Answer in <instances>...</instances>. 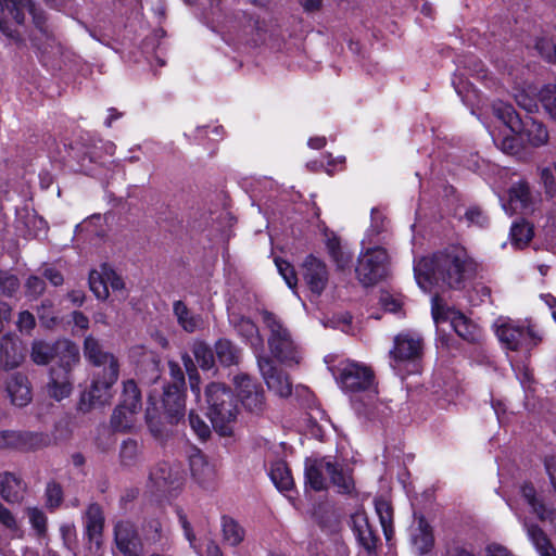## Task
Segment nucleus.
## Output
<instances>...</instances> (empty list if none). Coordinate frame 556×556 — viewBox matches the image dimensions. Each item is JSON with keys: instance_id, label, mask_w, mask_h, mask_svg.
Instances as JSON below:
<instances>
[{"instance_id": "obj_35", "label": "nucleus", "mask_w": 556, "mask_h": 556, "mask_svg": "<svg viewBox=\"0 0 556 556\" xmlns=\"http://www.w3.org/2000/svg\"><path fill=\"white\" fill-rule=\"evenodd\" d=\"M326 473H328L331 482L338 488L339 492L350 493L353 490V479L349 471L342 466L328 462L326 463Z\"/></svg>"}, {"instance_id": "obj_13", "label": "nucleus", "mask_w": 556, "mask_h": 556, "mask_svg": "<svg viewBox=\"0 0 556 556\" xmlns=\"http://www.w3.org/2000/svg\"><path fill=\"white\" fill-rule=\"evenodd\" d=\"M301 275L314 295L319 296L325 291L329 280V273L321 260L312 254L307 255L301 265Z\"/></svg>"}, {"instance_id": "obj_9", "label": "nucleus", "mask_w": 556, "mask_h": 556, "mask_svg": "<svg viewBox=\"0 0 556 556\" xmlns=\"http://www.w3.org/2000/svg\"><path fill=\"white\" fill-rule=\"evenodd\" d=\"M118 375L114 371H97L89 391L81 395L79 409L88 412L92 406L110 403L111 389L116 383Z\"/></svg>"}, {"instance_id": "obj_16", "label": "nucleus", "mask_w": 556, "mask_h": 556, "mask_svg": "<svg viewBox=\"0 0 556 556\" xmlns=\"http://www.w3.org/2000/svg\"><path fill=\"white\" fill-rule=\"evenodd\" d=\"M84 356L98 371H114L119 374V364L117 358L111 352L103 349L99 340L88 336L84 342Z\"/></svg>"}, {"instance_id": "obj_11", "label": "nucleus", "mask_w": 556, "mask_h": 556, "mask_svg": "<svg viewBox=\"0 0 556 556\" xmlns=\"http://www.w3.org/2000/svg\"><path fill=\"white\" fill-rule=\"evenodd\" d=\"M340 384L346 392L366 391L374 384V372L365 365L349 362L340 369Z\"/></svg>"}, {"instance_id": "obj_8", "label": "nucleus", "mask_w": 556, "mask_h": 556, "mask_svg": "<svg viewBox=\"0 0 556 556\" xmlns=\"http://www.w3.org/2000/svg\"><path fill=\"white\" fill-rule=\"evenodd\" d=\"M60 358V364L74 366L79 362L77 346L68 340L48 343L46 341H34L31 344V361L37 365H47L54 357Z\"/></svg>"}, {"instance_id": "obj_61", "label": "nucleus", "mask_w": 556, "mask_h": 556, "mask_svg": "<svg viewBox=\"0 0 556 556\" xmlns=\"http://www.w3.org/2000/svg\"><path fill=\"white\" fill-rule=\"evenodd\" d=\"M25 288L28 295L38 298L45 292L46 283L41 277L29 276L25 282Z\"/></svg>"}, {"instance_id": "obj_39", "label": "nucleus", "mask_w": 556, "mask_h": 556, "mask_svg": "<svg viewBox=\"0 0 556 556\" xmlns=\"http://www.w3.org/2000/svg\"><path fill=\"white\" fill-rule=\"evenodd\" d=\"M117 406L131 409L132 412L141 409V393L132 379L124 382L122 400Z\"/></svg>"}, {"instance_id": "obj_7", "label": "nucleus", "mask_w": 556, "mask_h": 556, "mask_svg": "<svg viewBox=\"0 0 556 556\" xmlns=\"http://www.w3.org/2000/svg\"><path fill=\"white\" fill-rule=\"evenodd\" d=\"M431 313L435 324L450 321L455 332L465 341L470 343L480 341V328L462 312L445 305L438 295L432 298Z\"/></svg>"}, {"instance_id": "obj_49", "label": "nucleus", "mask_w": 556, "mask_h": 556, "mask_svg": "<svg viewBox=\"0 0 556 556\" xmlns=\"http://www.w3.org/2000/svg\"><path fill=\"white\" fill-rule=\"evenodd\" d=\"M18 278L7 270H0V295L5 298H13L20 291Z\"/></svg>"}, {"instance_id": "obj_6", "label": "nucleus", "mask_w": 556, "mask_h": 556, "mask_svg": "<svg viewBox=\"0 0 556 556\" xmlns=\"http://www.w3.org/2000/svg\"><path fill=\"white\" fill-rule=\"evenodd\" d=\"M389 255L384 248L368 247L357 260L356 276L363 286H374L387 277Z\"/></svg>"}, {"instance_id": "obj_62", "label": "nucleus", "mask_w": 556, "mask_h": 556, "mask_svg": "<svg viewBox=\"0 0 556 556\" xmlns=\"http://www.w3.org/2000/svg\"><path fill=\"white\" fill-rule=\"evenodd\" d=\"M495 144L507 154H516L519 151L518 139L510 135H505L503 138H494Z\"/></svg>"}, {"instance_id": "obj_41", "label": "nucleus", "mask_w": 556, "mask_h": 556, "mask_svg": "<svg viewBox=\"0 0 556 556\" xmlns=\"http://www.w3.org/2000/svg\"><path fill=\"white\" fill-rule=\"evenodd\" d=\"M222 531L225 542L231 546L239 545L245 535L244 529L229 516L222 517Z\"/></svg>"}, {"instance_id": "obj_56", "label": "nucleus", "mask_w": 556, "mask_h": 556, "mask_svg": "<svg viewBox=\"0 0 556 556\" xmlns=\"http://www.w3.org/2000/svg\"><path fill=\"white\" fill-rule=\"evenodd\" d=\"M275 264L277 266L279 274L285 279L287 286L290 289H294L298 283V278L293 266L289 262L281 258H276Z\"/></svg>"}, {"instance_id": "obj_50", "label": "nucleus", "mask_w": 556, "mask_h": 556, "mask_svg": "<svg viewBox=\"0 0 556 556\" xmlns=\"http://www.w3.org/2000/svg\"><path fill=\"white\" fill-rule=\"evenodd\" d=\"M89 287L97 299L105 300L109 296L108 281L103 274V267L101 268V271L92 270L90 273Z\"/></svg>"}, {"instance_id": "obj_40", "label": "nucleus", "mask_w": 556, "mask_h": 556, "mask_svg": "<svg viewBox=\"0 0 556 556\" xmlns=\"http://www.w3.org/2000/svg\"><path fill=\"white\" fill-rule=\"evenodd\" d=\"M375 508H376V513L379 517L384 536H386L387 541H390L394 533L392 506L388 501H386L383 498H377V500H375Z\"/></svg>"}, {"instance_id": "obj_29", "label": "nucleus", "mask_w": 556, "mask_h": 556, "mask_svg": "<svg viewBox=\"0 0 556 556\" xmlns=\"http://www.w3.org/2000/svg\"><path fill=\"white\" fill-rule=\"evenodd\" d=\"M231 324L238 336H240L250 346L260 352L263 350V338L260 334L258 327L249 318L233 317Z\"/></svg>"}, {"instance_id": "obj_4", "label": "nucleus", "mask_w": 556, "mask_h": 556, "mask_svg": "<svg viewBox=\"0 0 556 556\" xmlns=\"http://www.w3.org/2000/svg\"><path fill=\"white\" fill-rule=\"evenodd\" d=\"M495 334L504 349L526 354L542 341L534 326H525L511 319H498L495 323Z\"/></svg>"}, {"instance_id": "obj_30", "label": "nucleus", "mask_w": 556, "mask_h": 556, "mask_svg": "<svg viewBox=\"0 0 556 556\" xmlns=\"http://www.w3.org/2000/svg\"><path fill=\"white\" fill-rule=\"evenodd\" d=\"M24 355L17 339L5 334L0 340V364L5 369H13L23 362Z\"/></svg>"}, {"instance_id": "obj_3", "label": "nucleus", "mask_w": 556, "mask_h": 556, "mask_svg": "<svg viewBox=\"0 0 556 556\" xmlns=\"http://www.w3.org/2000/svg\"><path fill=\"white\" fill-rule=\"evenodd\" d=\"M264 327L268 330L267 344L271 355L286 365H298L301 351L283 321L269 311L261 312Z\"/></svg>"}, {"instance_id": "obj_26", "label": "nucleus", "mask_w": 556, "mask_h": 556, "mask_svg": "<svg viewBox=\"0 0 556 556\" xmlns=\"http://www.w3.org/2000/svg\"><path fill=\"white\" fill-rule=\"evenodd\" d=\"M162 401L169 421L172 424L178 422L185 415L182 389H178L175 386H165Z\"/></svg>"}, {"instance_id": "obj_1", "label": "nucleus", "mask_w": 556, "mask_h": 556, "mask_svg": "<svg viewBox=\"0 0 556 556\" xmlns=\"http://www.w3.org/2000/svg\"><path fill=\"white\" fill-rule=\"evenodd\" d=\"M479 265L459 244H451L414 262L418 286L430 291L432 287L463 290L477 275Z\"/></svg>"}, {"instance_id": "obj_46", "label": "nucleus", "mask_w": 556, "mask_h": 556, "mask_svg": "<svg viewBox=\"0 0 556 556\" xmlns=\"http://www.w3.org/2000/svg\"><path fill=\"white\" fill-rule=\"evenodd\" d=\"M5 11L7 8L4 0H0V34L10 42L16 43L18 46L24 45V39L21 33L4 17Z\"/></svg>"}, {"instance_id": "obj_32", "label": "nucleus", "mask_w": 556, "mask_h": 556, "mask_svg": "<svg viewBox=\"0 0 556 556\" xmlns=\"http://www.w3.org/2000/svg\"><path fill=\"white\" fill-rule=\"evenodd\" d=\"M25 483L12 472L0 473V495L9 503H18L23 498Z\"/></svg>"}, {"instance_id": "obj_23", "label": "nucleus", "mask_w": 556, "mask_h": 556, "mask_svg": "<svg viewBox=\"0 0 556 556\" xmlns=\"http://www.w3.org/2000/svg\"><path fill=\"white\" fill-rule=\"evenodd\" d=\"M189 466L192 477L202 486H207L214 481V466L208 463L205 455L197 447L190 450Z\"/></svg>"}, {"instance_id": "obj_45", "label": "nucleus", "mask_w": 556, "mask_h": 556, "mask_svg": "<svg viewBox=\"0 0 556 556\" xmlns=\"http://www.w3.org/2000/svg\"><path fill=\"white\" fill-rule=\"evenodd\" d=\"M192 353L197 363L203 369H211L215 363L212 349L203 341H194L192 344Z\"/></svg>"}, {"instance_id": "obj_21", "label": "nucleus", "mask_w": 556, "mask_h": 556, "mask_svg": "<svg viewBox=\"0 0 556 556\" xmlns=\"http://www.w3.org/2000/svg\"><path fill=\"white\" fill-rule=\"evenodd\" d=\"M520 493L525 502L530 506L531 513L534 514L539 520L548 522L556 533V508L547 507L542 500L536 496V491L530 483L522 484L520 486Z\"/></svg>"}, {"instance_id": "obj_48", "label": "nucleus", "mask_w": 556, "mask_h": 556, "mask_svg": "<svg viewBox=\"0 0 556 556\" xmlns=\"http://www.w3.org/2000/svg\"><path fill=\"white\" fill-rule=\"evenodd\" d=\"M46 507L51 511L61 506L63 502V489L60 483L51 480L47 483L45 490Z\"/></svg>"}, {"instance_id": "obj_34", "label": "nucleus", "mask_w": 556, "mask_h": 556, "mask_svg": "<svg viewBox=\"0 0 556 556\" xmlns=\"http://www.w3.org/2000/svg\"><path fill=\"white\" fill-rule=\"evenodd\" d=\"M509 202L514 205V210H531L533 199L530 186L527 181L520 180L511 185L508 190Z\"/></svg>"}, {"instance_id": "obj_20", "label": "nucleus", "mask_w": 556, "mask_h": 556, "mask_svg": "<svg viewBox=\"0 0 556 556\" xmlns=\"http://www.w3.org/2000/svg\"><path fill=\"white\" fill-rule=\"evenodd\" d=\"M517 516L522 523L528 540L531 542L539 556H556V547L547 533L538 523L526 517Z\"/></svg>"}, {"instance_id": "obj_57", "label": "nucleus", "mask_w": 556, "mask_h": 556, "mask_svg": "<svg viewBox=\"0 0 556 556\" xmlns=\"http://www.w3.org/2000/svg\"><path fill=\"white\" fill-rule=\"evenodd\" d=\"M0 450H20L21 451V431H17V430L0 431Z\"/></svg>"}, {"instance_id": "obj_58", "label": "nucleus", "mask_w": 556, "mask_h": 556, "mask_svg": "<svg viewBox=\"0 0 556 556\" xmlns=\"http://www.w3.org/2000/svg\"><path fill=\"white\" fill-rule=\"evenodd\" d=\"M464 218L468 225L484 228L489 225V217L479 206H470L466 210Z\"/></svg>"}, {"instance_id": "obj_24", "label": "nucleus", "mask_w": 556, "mask_h": 556, "mask_svg": "<svg viewBox=\"0 0 556 556\" xmlns=\"http://www.w3.org/2000/svg\"><path fill=\"white\" fill-rule=\"evenodd\" d=\"M84 525L89 542L100 547L104 527V515L99 504L91 503L88 505L84 516Z\"/></svg>"}, {"instance_id": "obj_38", "label": "nucleus", "mask_w": 556, "mask_h": 556, "mask_svg": "<svg viewBox=\"0 0 556 556\" xmlns=\"http://www.w3.org/2000/svg\"><path fill=\"white\" fill-rule=\"evenodd\" d=\"M269 477L276 488L280 491H289L293 486L291 471L282 460L271 464Z\"/></svg>"}, {"instance_id": "obj_36", "label": "nucleus", "mask_w": 556, "mask_h": 556, "mask_svg": "<svg viewBox=\"0 0 556 556\" xmlns=\"http://www.w3.org/2000/svg\"><path fill=\"white\" fill-rule=\"evenodd\" d=\"M326 463L325 460H313L307 463L305 466V479L306 483L314 491H323L327 488L326 479L324 477V472H326Z\"/></svg>"}, {"instance_id": "obj_19", "label": "nucleus", "mask_w": 556, "mask_h": 556, "mask_svg": "<svg viewBox=\"0 0 556 556\" xmlns=\"http://www.w3.org/2000/svg\"><path fill=\"white\" fill-rule=\"evenodd\" d=\"M422 349L420 338L414 337L409 333H401L394 338V346L390 351V356L393 361L392 367L401 362L412 361L417 358Z\"/></svg>"}, {"instance_id": "obj_63", "label": "nucleus", "mask_w": 556, "mask_h": 556, "mask_svg": "<svg viewBox=\"0 0 556 556\" xmlns=\"http://www.w3.org/2000/svg\"><path fill=\"white\" fill-rule=\"evenodd\" d=\"M146 419H147V424H148V427H149V430H150L151 434L156 440L162 441V440H164L167 437L165 427L159 420L153 418L150 415L149 410L146 414Z\"/></svg>"}, {"instance_id": "obj_12", "label": "nucleus", "mask_w": 556, "mask_h": 556, "mask_svg": "<svg viewBox=\"0 0 556 556\" xmlns=\"http://www.w3.org/2000/svg\"><path fill=\"white\" fill-rule=\"evenodd\" d=\"M257 366L267 388L280 397H288L292 383L287 374L278 369L268 356H257Z\"/></svg>"}, {"instance_id": "obj_10", "label": "nucleus", "mask_w": 556, "mask_h": 556, "mask_svg": "<svg viewBox=\"0 0 556 556\" xmlns=\"http://www.w3.org/2000/svg\"><path fill=\"white\" fill-rule=\"evenodd\" d=\"M232 381L243 407L252 414H262L266 408L262 386L249 375L242 372L236 375Z\"/></svg>"}, {"instance_id": "obj_47", "label": "nucleus", "mask_w": 556, "mask_h": 556, "mask_svg": "<svg viewBox=\"0 0 556 556\" xmlns=\"http://www.w3.org/2000/svg\"><path fill=\"white\" fill-rule=\"evenodd\" d=\"M540 185L544 191L546 199L554 201L556 199V178L549 166L538 168Z\"/></svg>"}, {"instance_id": "obj_37", "label": "nucleus", "mask_w": 556, "mask_h": 556, "mask_svg": "<svg viewBox=\"0 0 556 556\" xmlns=\"http://www.w3.org/2000/svg\"><path fill=\"white\" fill-rule=\"evenodd\" d=\"M139 412H132L124 407L116 406L111 416V426L117 432H130L136 425V416Z\"/></svg>"}, {"instance_id": "obj_27", "label": "nucleus", "mask_w": 556, "mask_h": 556, "mask_svg": "<svg viewBox=\"0 0 556 556\" xmlns=\"http://www.w3.org/2000/svg\"><path fill=\"white\" fill-rule=\"evenodd\" d=\"M173 315L178 326L187 333H194L203 328V318L192 312L184 301L177 300L173 303Z\"/></svg>"}, {"instance_id": "obj_22", "label": "nucleus", "mask_w": 556, "mask_h": 556, "mask_svg": "<svg viewBox=\"0 0 556 556\" xmlns=\"http://www.w3.org/2000/svg\"><path fill=\"white\" fill-rule=\"evenodd\" d=\"M410 544L414 553L418 556H424L433 548L432 528L422 516L410 528Z\"/></svg>"}, {"instance_id": "obj_14", "label": "nucleus", "mask_w": 556, "mask_h": 556, "mask_svg": "<svg viewBox=\"0 0 556 556\" xmlns=\"http://www.w3.org/2000/svg\"><path fill=\"white\" fill-rule=\"evenodd\" d=\"M114 542L124 556H142L143 554L137 528L129 520H121L115 523Z\"/></svg>"}, {"instance_id": "obj_52", "label": "nucleus", "mask_w": 556, "mask_h": 556, "mask_svg": "<svg viewBox=\"0 0 556 556\" xmlns=\"http://www.w3.org/2000/svg\"><path fill=\"white\" fill-rule=\"evenodd\" d=\"M386 230V223L382 213L377 210H371V225L366 233V239L369 244L377 243L379 240H375L380 233Z\"/></svg>"}, {"instance_id": "obj_60", "label": "nucleus", "mask_w": 556, "mask_h": 556, "mask_svg": "<svg viewBox=\"0 0 556 556\" xmlns=\"http://www.w3.org/2000/svg\"><path fill=\"white\" fill-rule=\"evenodd\" d=\"M441 556H478V555L473 552L472 547H470L466 544L459 543V542H452V543H448L444 547V551Z\"/></svg>"}, {"instance_id": "obj_55", "label": "nucleus", "mask_w": 556, "mask_h": 556, "mask_svg": "<svg viewBox=\"0 0 556 556\" xmlns=\"http://www.w3.org/2000/svg\"><path fill=\"white\" fill-rule=\"evenodd\" d=\"M189 425L193 433L202 441H205L211 435L210 426L193 410L189 413Z\"/></svg>"}, {"instance_id": "obj_59", "label": "nucleus", "mask_w": 556, "mask_h": 556, "mask_svg": "<svg viewBox=\"0 0 556 556\" xmlns=\"http://www.w3.org/2000/svg\"><path fill=\"white\" fill-rule=\"evenodd\" d=\"M535 50L547 62L556 64V45H554L551 40L545 38L536 40Z\"/></svg>"}, {"instance_id": "obj_31", "label": "nucleus", "mask_w": 556, "mask_h": 556, "mask_svg": "<svg viewBox=\"0 0 556 556\" xmlns=\"http://www.w3.org/2000/svg\"><path fill=\"white\" fill-rule=\"evenodd\" d=\"M7 391L16 406L23 407L31 400L30 387L24 375L13 374L7 382Z\"/></svg>"}, {"instance_id": "obj_54", "label": "nucleus", "mask_w": 556, "mask_h": 556, "mask_svg": "<svg viewBox=\"0 0 556 556\" xmlns=\"http://www.w3.org/2000/svg\"><path fill=\"white\" fill-rule=\"evenodd\" d=\"M329 254L339 269H344L351 262V255L342 250L338 240L328 241Z\"/></svg>"}, {"instance_id": "obj_64", "label": "nucleus", "mask_w": 556, "mask_h": 556, "mask_svg": "<svg viewBox=\"0 0 556 556\" xmlns=\"http://www.w3.org/2000/svg\"><path fill=\"white\" fill-rule=\"evenodd\" d=\"M36 325L35 317L28 311H23L18 314L16 326L20 331L30 332Z\"/></svg>"}, {"instance_id": "obj_18", "label": "nucleus", "mask_w": 556, "mask_h": 556, "mask_svg": "<svg viewBox=\"0 0 556 556\" xmlns=\"http://www.w3.org/2000/svg\"><path fill=\"white\" fill-rule=\"evenodd\" d=\"M181 471L168 463L157 464L149 475L152 491L170 492L180 486Z\"/></svg>"}, {"instance_id": "obj_42", "label": "nucleus", "mask_w": 556, "mask_h": 556, "mask_svg": "<svg viewBox=\"0 0 556 556\" xmlns=\"http://www.w3.org/2000/svg\"><path fill=\"white\" fill-rule=\"evenodd\" d=\"M533 237V226L525 220L520 219L515 222L510 227V239L511 243L517 248H525L528 245Z\"/></svg>"}, {"instance_id": "obj_2", "label": "nucleus", "mask_w": 556, "mask_h": 556, "mask_svg": "<svg viewBox=\"0 0 556 556\" xmlns=\"http://www.w3.org/2000/svg\"><path fill=\"white\" fill-rule=\"evenodd\" d=\"M207 415L213 428L220 435L231 434V425L238 415V404L231 389L224 383L212 382L205 388Z\"/></svg>"}, {"instance_id": "obj_33", "label": "nucleus", "mask_w": 556, "mask_h": 556, "mask_svg": "<svg viewBox=\"0 0 556 556\" xmlns=\"http://www.w3.org/2000/svg\"><path fill=\"white\" fill-rule=\"evenodd\" d=\"M214 352L223 366H236L240 363L241 350L228 339L217 340L214 345Z\"/></svg>"}, {"instance_id": "obj_28", "label": "nucleus", "mask_w": 556, "mask_h": 556, "mask_svg": "<svg viewBox=\"0 0 556 556\" xmlns=\"http://www.w3.org/2000/svg\"><path fill=\"white\" fill-rule=\"evenodd\" d=\"M33 46L37 49L38 56L45 65H54V61L62 55V47L48 33L40 38H31Z\"/></svg>"}, {"instance_id": "obj_44", "label": "nucleus", "mask_w": 556, "mask_h": 556, "mask_svg": "<svg viewBox=\"0 0 556 556\" xmlns=\"http://www.w3.org/2000/svg\"><path fill=\"white\" fill-rule=\"evenodd\" d=\"M141 448L137 440H124L119 448V459L123 466H135L140 460Z\"/></svg>"}, {"instance_id": "obj_43", "label": "nucleus", "mask_w": 556, "mask_h": 556, "mask_svg": "<svg viewBox=\"0 0 556 556\" xmlns=\"http://www.w3.org/2000/svg\"><path fill=\"white\" fill-rule=\"evenodd\" d=\"M51 443L49 434L43 432L21 431V451H35Z\"/></svg>"}, {"instance_id": "obj_15", "label": "nucleus", "mask_w": 556, "mask_h": 556, "mask_svg": "<svg viewBox=\"0 0 556 556\" xmlns=\"http://www.w3.org/2000/svg\"><path fill=\"white\" fill-rule=\"evenodd\" d=\"M71 368L72 366L63 363L50 369L49 380L46 384L49 397L60 402L72 394L74 380Z\"/></svg>"}, {"instance_id": "obj_17", "label": "nucleus", "mask_w": 556, "mask_h": 556, "mask_svg": "<svg viewBox=\"0 0 556 556\" xmlns=\"http://www.w3.org/2000/svg\"><path fill=\"white\" fill-rule=\"evenodd\" d=\"M7 12L12 16L15 24L22 25L25 22V12L27 11L31 17L36 28L41 33H48L46 28V13L38 9L31 0H4Z\"/></svg>"}, {"instance_id": "obj_51", "label": "nucleus", "mask_w": 556, "mask_h": 556, "mask_svg": "<svg viewBox=\"0 0 556 556\" xmlns=\"http://www.w3.org/2000/svg\"><path fill=\"white\" fill-rule=\"evenodd\" d=\"M31 528L38 536H45L47 533L48 519L46 514L38 507H29L26 510Z\"/></svg>"}, {"instance_id": "obj_5", "label": "nucleus", "mask_w": 556, "mask_h": 556, "mask_svg": "<svg viewBox=\"0 0 556 556\" xmlns=\"http://www.w3.org/2000/svg\"><path fill=\"white\" fill-rule=\"evenodd\" d=\"M494 114L511 132L523 131L529 143L543 147L548 142L549 135L546 126L535 119L521 121L515 109L507 103L498 102L493 106Z\"/></svg>"}, {"instance_id": "obj_53", "label": "nucleus", "mask_w": 556, "mask_h": 556, "mask_svg": "<svg viewBox=\"0 0 556 556\" xmlns=\"http://www.w3.org/2000/svg\"><path fill=\"white\" fill-rule=\"evenodd\" d=\"M540 101L549 116L556 119V85L543 87L540 91Z\"/></svg>"}, {"instance_id": "obj_25", "label": "nucleus", "mask_w": 556, "mask_h": 556, "mask_svg": "<svg viewBox=\"0 0 556 556\" xmlns=\"http://www.w3.org/2000/svg\"><path fill=\"white\" fill-rule=\"evenodd\" d=\"M352 526L354 534L359 544L368 552L372 553L377 547L378 536L369 523L368 517L364 511H356L352 515Z\"/></svg>"}]
</instances>
